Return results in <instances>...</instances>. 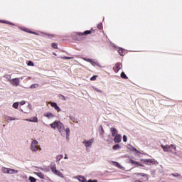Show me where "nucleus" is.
Here are the masks:
<instances>
[{"mask_svg":"<svg viewBox=\"0 0 182 182\" xmlns=\"http://www.w3.org/2000/svg\"><path fill=\"white\" fill-rule=\"evenodd\" d=\"M51 129H58L59 133L63 137L66 136L67 140H69V136L70 134V129L69 128L65 129V125L60 121H55L54 122L50 124Z\"/></svg>","mask_w":182,"mask_h":182,"instance_id":"nucleus-1","label":"nucleus"},{"mask_svg":"<svg viewBox=\"0 0 182 182\" xmlns=\"http://www.w3.org/2000/svg\"><path fill=\"white\" fill-rule=\"evenodd\" d=\"M30 149L32 151H33L34 153H36V151H38V150H39V142L36 139H33L31 141Z\"/></svg>","mask_w":182,"mask_h":182,"instance_id":"nucleus-2","label":"nucleus"},{"mask_svg":"<svg viewBox=\"0 0 182 182\" xmlns=\"http://www.w3.org/2000/svg\"><path fill=\"white\" fill-rule=\"evenodd\" d=\"M141 161H143L146 166L159 165V162L156 159H141Z\"/></svg>","mask_w":182,"mask_h":182,"instance_id":"nucleus-3","label":"nucleus"},{"mask_svg":"<svg viewBox=\"0 0 182 182\" xmlns=\"http://www.w3.org/2000/svg\"><path fill=\"white\" fill-rule=\"evenodd\" d=\"M50 170L52 173H53V174H55V176H58V177H60L61 178H63V174L61 173V172L56 168V164H54L51 165Z\"/></svg>","mask_w":182,"mask_h":182,"instance_id":"nucleus-4","label":"nucleus"},{"mask_svg":"<svg viewBox=\"0 0 182 182\" xmlns=\"http://www.w3.org/2000/svg\"><path fill=\"white\" fill-rule=\"evenodd\" d=\"M82 59L83 60H85V62L90 63L92 66H98V68H102V65H100L97 61H93L92 59L86 58H83Z\"/></svg>","mask_w":182,"mask_h":182,"instance_id":"nucleus-5","label":"nucleus"},{"mask_svg":"<svg viewBox=\"0 0 182 182\" xmlns=\"http://www.w3.org/2000/svg\"><path fill=\"white\" fill-rule=\"evenodd\" d=\"M95 142V139H91L90 140H86L85 139L82 141V144H84V146H85V147L87 149V147H92V146L93 145V143Z\"/></svg>","mask_w":182,"mask_h":182,"instance_id":"nucleus-6","label":"nucleus"},{"mask_svg":"<svg viewBox=\"0 0 182 182\" xmlns=\"http://www.w3.org/2000/svg\"><path fill=\"white\" fill-rule=\"evenodd\" d=\"M10 83H11L13 86H19L21 81L19 80V78H13L11 79Z\"/></svg>","mask_w":182,"mask_h":182,"instance_id":"nucleus-7","label":"nucleus"},{"mask_svg":"<svg viewBox=\"0 0 182 182\" xmlns=\"http://www.w3.org/2000/svg\"><path fill=\"white\" fill-rule=\"evenodd\" d=\"M51 107H53V109H55V110L58 111V112H62V109H60V107H59V106H58V104L56 102H50Z\"/></svg>","mask_w":182,"mask_h":182,"instance_id":"nucleus-8","label":"nucleus"},{"mask_svg":"<svg viewBox=\"0 0 182 182\" xmlns=\"http://www.w3.org/2000/svg\"><path fill=\"white\" fill-rule=\"evenodd\" d=\"M168 149H169V151H171V153H173V154H176V151L177 150V147L176 146V145L174 144H171L168 146Z\"/></svg>","mask_w":182,"mask_h":182,"instance_id":"nucleus-9","label":"nucleus"},{"mask_svg":"<svg viewBox=\"0 0 182 182\" xmlns=\"http://www.w3.org/2000/svg\"><path fill=\"white\" fill-rule=\"evenodd\" d=\"M114 141L115 143H120L122 141V135L117 134L114 136Z\"/></svg>","mask_w":182,"mask_h":182,"instance_id":"nucleus-10","label":"nucleus"},{"mask_svg":"<svg viewBox=\"0 0 182 182\" xmlns=\"http://www.w3.org/2000/svg\"><path fill=\"white\" fill-rule=\"evenodd\" d=\"M44 117H47V119H53V117H55V114L52 112H46L44 113Z\"/></svg>","mask_w":182,"mask_h":182,"instance_id":"nucleus-11","label":"nucleus"},{"mask_svg":"<svg viewBox=\"0 0 182 182\" xmlns=\"http://www.w3.org/2000/svg\"><path fill=\"white\" fill-rule=\"evenodd\" d=\"M110 132L112 133V136L113 137H114V136H117L118 134L117 133H119L117 132V129H116V128H114V127L110 128Z\"/></svg>","mask_w":182,"mask_h":182,"instance_id":"nucleus-12","label":"nucleus"},{"mask_svg":"<svg viewBox=\"0 0 182 182\" xmlns=\"http://www.w3.org/2000/svg\"><path fill=\"white\" fill-rule=\"evenodd\" d=\"M77 180H78L80 182H87V181L86 180V178H85V176H76Z\"/></svg>","mask_w":182,"mask_h":182,"instance_id":"nucleus-13","label":"nucleus"},{"mask_svg":"<svg viewBox=\"0 0 182 182\" xmlns=\"http://www.w3.org/2000/svg\"><path fill=\"white\" fill-rule=\"evenodd\" d=\"M122 66V64L120 63H117L115 64V68H114V71L117 73L119 70H120V67Z\"/></svg>","mask_w":182,"mask_h":182,"instance_id":"nucleus-14","label":"nucleus"},{"mask_svg":"<svg viewBox=\"0 0 182 182\" xmlns=\"http://www.w3.org/2000/svg\"><path fill=\"white\" fill-rule=\"evenodd\" d=\"M129 163H131V164H136V166H139V167H143V164H141V163L137 162L136 161H133L132 159L129 160Z\"/></svg>","mask_w":182,"mask_h":182,"instance_id":"nucleus-15","label":"nucleus"},{"mask_svg":"<svg viewBox=\"0 0 182 182\" xmlns=\"http://www.w3.org/2000/svg\"><path fill=\"white\" fill-rule=\"evenodd\" d=\"M136 176H141V177H144V180H149V176L144 173H138Z\"/></svg>","mask_w":182,"mask_h":182,"instance_id":"nucleus-16","label":"nucleus"},{"mask_svg":"<svg viewBox=\"0 0 182 182\" xmlns=\"http://www.w3.org/2000/svg\"><path fill=\"white\" fill-rule=\"evenodd\" d=\"M4 119L7 121V122H12V121H15V120H17L16 118H14L12 117H9L8 115H6L4 117Z\"/></svg>","mask_w":182,"mask_h":182,"instance_id":"nucleus-17","label":"nucleus"},{"mask_svg":"<svg viewBox=\"0 0 182 182\" xmlns=\"http://www.w3.org/2000/svg\"><path fill=\"white\" fill-rule=\"evenodd\" d=\"M26 122H31L33 123H38V117H34L33 118L26 119Z\"/></svg>","mask_w":182,"mask_h":182,"instance_id":"nucleus-18","label":"nucleus"},{"mask_svg":"<svg viewBox=\"0 0 182 182\" xmlns=\"http://www.w3.org/2000/svg\"><path fill=\"white\" fill-rule=\"evenodd\" d=\"M90 33H92V31L89 30V31H85L83 33H78V35L80 36H83V35H90Z\"/></svg>","mask_w":182,"mask_h":182,"instance_id":"nucleus-19","label":"nucleus"},{"mask_svg":"<svg viewBox=\"0 0 182 182\" xmlns=\"http://www.w3.org/2000/svg\"><path fill=\"white\" fill-rule=\"evenodd\" d=\"M18 173L19 171L18 170L9 168V174H18Z\"/></svg>","mask_w":182,"mask_h":182,"instance_id":"nucleus-20","label":"nucleus"},{"mask_svg":"<svg viewBox=\"0 0 182 182\" xmlns=\"http://www.w3.org/2000/svg\"><path fill=\"white\" fill-rule=\"evenodd\" d=\"M4 77L5 79H6V80H7L8 82H11V80H12V75H6L4 76Z\"/></svg>","mask_w":182,"mask_h":182,"instance_id":"nucleus-21","label":"nucleus"},{"mask_svg":"<svg viewBox=\"0 0 182 182\" xmlns=\"http://www.w3.org/2000/svg\"><path fill=\"white\" fill-rule=\"evenodd\" d=\"M118 53L120 55V56H124L125 52L123 50V48H119L118 49Z\"/></svg>","mask_w":182,"mask_h":182,"instance_id":"nucleus-22","label":"nucleus"},{"mask_svg":"<svg viewBox=\"0 0 182 182\" xmlns=\"http://www.w3.org/2000/svg\"><path fill=\"white\" fill-rule=\"evenodd\" d=\"M62 159H63V155L62 154H59L56 156L55 159H56V163H58V161H60L62 160Z\"/></svg>","mask_w":182,"mask_h":182,"instance_id":"nucleus-23","label":"nucleus"},{"mask_svg":"<svg viewBox=\"0 0 182 182\" xmlns=\"http://www.w3.org/2000/svg\"><path fill=\"white\" fill-rule=\"evenodd\" d=\"M1 171H3L4 174H9V168L3 167Z\"/></svg>","mask_w":182,"mask_h":182,"instance_id":"nucleus-24","label":"nucleus"},{"mask_svg":"<svg viewBox=\"0 0 182 182\" xmlns=\"http://www.w3.org/2000/svg\"><path fill=\"white\" fill-rule=\"evenodd\" d=\"M161 147H162L164 151H166V152L169 151L168 146H165V145L161 144Z\"/></svg>","mask_w":182,"mask_h":182,"instance_id":"nucleus-25","label":"nucleus"},{"mask_svg":"<svg viewBox=\"0 0 182 182\" xmlns=\"http://www.w3.org/2000/svg\"><path fill=\"white\" fill-rule=\"evenodd\" d=\"M36 174L40 178H45V175L43 173H41V172H36Z\"/></svg>","mask_w":182,"mask_h":182,"instance_id":"nucleus-26","label":"nucleus"},{"mask_svg":"<svg viewBox=\"0 0 182 182\" xmlns=\"http://www.w3.org/2000/svg\"><path fill=\"white\" fill-rule=\"evenodd\" d=\"M39 87V84L36 83L31 85L30 89H38Z\"/></svg>","mask_w":182,"mask_h":182,"instance_id":"nucleus-27","label":"nucleus"},{"mask_svg":"<svg viewBox=\"0 0 182 182\" xmlns=\"http://www.w3.org/2000/svg\"><path fill=\"white\" fill-rule=\"evenodd\" d=\"M113 150H119V149H121L120 145L119 144H115L112 146Z\"/></svg>","mask_w":182,"mask_h":182,"instance_id":"nucleus-28","label":"nucleus"},{"mask_svg":"<svg viewBox=\"0 0 182 182\" xmlns=\"http://www.w3.org/2000/svg\"><path fill=\"white\" fill-rule=\"evenodd\" d=\"M19 106V102H14L12 105V107H14V109H18Z\"/></svg>","mask_w":182,"mask_h":182,"instance_id":"nucleus-29","label":"nucleus"},{"mask_svg":"<svg viewBox=\"0 0 182 182\" xmlns=\"http://www.w3.org/2000/svg\"><path fill=\"white\" fill-rule=\"evenodd\" d=\"M114 163V166H115V167H118V168H122V165H120V164H119V162H113Z\"/></svg>","mask_w":182,"mask_h":182,"instance_id":"nucleus-30","label":"nucleus"},{"mask_svg":"<svg viewBox=\"0 0 182 182\" xmlns=\"http://www.w3.org/2000/svg\"><path fill=\"white\" fill-rule=\"evenodd\" d=\"M121 77H122V79H127V75H126V73H124V72H122L121 73Z\"/></svg>","mask_w":182,"mask_h":182,"instance_id":"nucleus-31","label":"nucleus"},{"mask_svg":"<svg viewBox=\"0 0 182 182\" xmlns=\"http://www.w3.org/2000/svg\"><path fill=\"white\" fill-rule=\"evenodd\" d=\"M52 48H53L54 49H58V43H53L51 45Z\"/></svg>","mask_w":182,"mask_h":182,"instance_id":"nucleus-32","label":"nucleus"},{"mask_svg":"<svg viewBox=\"0 0 182 182\" xmlns=\"http://www.w3.org/2000/svg\"><path fill=\"white\" fill-rule=\"evenodd\" d=\"M29 180H30L31 182H36V178H35L33 176H30Z\"/></svg>","mask_w":182,"mask_h":182,"instance_id":"nucleus-33","label":"nucleus"},{"mask_svg":"<svg viewBox=\"0 0 182 182\" xmlns=\"http://www.w3.org/2000/svg\"><path fill=\"white\" fill-rule=\"evenodd\" d=\"M97 28L100 30L103 29V24L102 23H99L97 25Z\"/></svg>","mask_w":182,"mask_h":182,"instance_id":"nucleus-34","label":"nucleus"},{"mask_svg":"<svg viewBox=\"0 0 182 182\" xmlns=\"http://www.w3.org/2000/svg\"><path fill=\"white\" fill-rule=\"evenodd\" d=\"M28 66H35V64L32 61H28Z\"/></svg>","mask_w":182,"mask_h":182,"instance_id":"nucleus-35","label":"nucleus"},{"mask_svg":"<svg viewBox=\"0 0 182 182\" xmlns=\"http://www.w3.org/2000/svg\"><path fill=\"white\" fill-rule=\"evenodd\" d=\"M171 176H173V177H181V176H180V174H178V173H171Z\"/></svg>","mask_w":182,"mask_h":182,"instance_id":"nucleus-36","label":"nucleus"},{"mask_svg":"<svg viewBox=\"0 0 182 182\" xmlns=\"http://www.w3.org/2000/svg\"><path fill=\"white\" fill-rule=\"evenodd\" d=\"M100 134H103L105 133V130L103 129V127H100Z\"/></svg>","mask_w":182,"mask_h":182,"instance_id":"nucleus-37","label":"nucleus"},{"mask_svg":"<svg viewBox=\"0 0 182 182\" xmlns=\"http://www.w3.org/2000/svg\"><path fill=\"white\" fill-rule=\"evenodd\" d=\"M123 141H124V143L127 141V136L126 135H123Z\"/></svg>","mask_w":182,"mask_h":182,"instance_id":"nucleus-38","label":"nucleus"},{"mask_svg":"<svg viewBox=\"0 0 182 182\" xmlns=\"http://www.w3.org/2000/svg\"><path fill=\"white\" fill-rule=\"evenodd\" d=\"M96 77H97V75H93V76L90 78V80H96Z\"/></svg>","mask_w":182,"mask_h":182,"instance_id":"nucleus-39","label":"nucleus"},{"mask_svg":"<svg viewBox=\"0 0 182 182\" xmlns=\"http://www.w3.org/2000/svg\"><path fill=\"white\" fill-rule=\"evenodd\" d=\"M3 23H7L8 25H14V23L9 22V21H2Z\"/></svg>","mask_w":182,"mask_h":182,"instance_id":"nucleus-40","label":"nucleus"},{"mask_svg":"<svg viewBox=\"0 0 182 182\" xmlns=\"http://www.w3.org/2000/svg\"><path fill=\"white\" fill-rule=\"evenodd\" d=\"M93 89H94L96 92H99L100 93H102V90H99L98 88L93 87Z\"/></svg>","mask_w":182,"mask_h":182,"instance_id":"nucleus-41","label":"nucleus"},{"mask_svg":"<svg viewBox=\"0 0 182 182\" xmlns=\"http://www.w3.org/2000/svg\"><path fill=\"white\" fill-rule=\"evenodd\" d=\"M87 182H97V180H96V179H94V180L90 179V180L87 181Z\"/></svg>","mask_w":182,"mask_h":182,"instance_id":"nucleus-42","label":"nucleus"},{"mask_svg":"<svg viewBox=\"0 0 182 182\" xmlns=\"http://www.w3.org/2000/svg\"><path fill=\"white\" fill-rule=\"evenodd\" d=\"M28 110H31L32 109V105L28 104Z\"/></svg>","mask_w":182,"mask_h":182,"instance_id":"nucleus-43","label":"nucleus"},{"mask_svg":"<svg viewBox=\"0 0 182 182\" xmlns=\"http://www.w3.org/2000/svg\"><path fill=\"white\" fill-rule=\"evenodd\" d=\"M63 59H73V57H63Z\"/></svg>","mask_w":182,"mask_h":182,"instance_id":"nucleus-44","label":"nucleus"},{"mask_svg":"<svg viewBox=\"0 0 182 182\" xmlns=\"http://www.w3.org/2000/svg\"><path fill=\"white\" fill-rule=\"evenodd\" d=\"M25 103H26V102H25V101L20 102L21 106H23V105H25Z\"/></svg>","mask_w":182,"mask_h":182,"instance_id":"nucleus-45","label":"nucleus"},{"mask_svg":"<svg viewBox=\"0 0 182 182\" xmlns=\"http://www.w3.org/2000/svg\"><path fill=\"white\" fill-rule=\"evenodd\" d=\"M134 151H136V153H140V151H139V150H137V149L136 148H133Z\"/></svg>","mask_w":182,"mask_h":182,"instance_id":"nucleus-46","label":"nucleus"},{"mask_svg":"<svg viewBox=\"0 0 182 182\" xmlns=\"http://www.w3.org/2000/svg\"><path fill=\"white\" fill-rule=\"evenodd\" d=\"M64 159H65V160H68V154H65Z\"/></svg>","mask_w":182,"mask_h":182,"instance_id":"nucleus-47","label":"nucleus"},{"mask_svg":"<svg viewBox=\"0 0 182 182\" xmlns=\"http://www.w3.org/2000/svg\"><path fill=\"white\" fill-rule=\"evenodd\" d=\"M152 174H154V176H156V170H154V171H153Z\"/></svg>","mask_w":182,"mask_h":182,"instance_id":"nucleus-48","label":"nucleus"},{"mask_svg":"<svg viewBox=\"0 0 182 182\" xmlns=\"http://www.w3.org/2000/svg\"><path fill=\"white\" fill-rule=\"evenodd\" d=\"M30 33H33L34 35H36V33L30 31Z\"/></svg>","mask_w":182,"mask_h":182,"instance_id":"nucleus-49","label":"nucleus"},{"mask_svg":"<svg viewBox=\"0 0 182 182\" xmlns=\"http://www.w3.org/2000/svg\"><path fill=\"white\" fill-rule=\"evenodd\" d=\"M62 96V97H63V99L64 100H66V99L65 98V96H63V95H61Z\"/></svg>","mask_w":182,"mask_h":182,"instance_id":"nucleus-50","label":"nucleus"},{"mask_svg":"<svg viewBox=\"0 0 182 182\" xmlns=\"http://www.w3.org/2000/svg\"><path fill=\"white\" fill-rule=\"evenodd\" d=\"M24 78H25V77H21L20 79H21V80H22V79H24Z\"/></svg>","mask_w":182,"mask_h":182,"instance_id":"nucleus-51","label":"nucleus"},{"mask_svg":"<svg viewBox=\"0 0 182 182\" xmlns=\"http://www.w3.org/2000/svg\"><path fill=\"white\" fill-rule=\"evenodd\" d=\"M21 112H23V109H21Z\"/></svg>","mask_w":182,"mask_h":182,"instance_id":"nucleus-52","label":"nucleus"},{"mask_svg":"<svg viewBox=\"0 0 182 182\" xmlns=\"http://www.w3.org/2000/svg\"><path fill=\"white\" fill-rule=\"evenodd\" d=\"M24 113H26V114H28V112H23Z\"/></svg>","mask_w":182,"mask_h":182,"instance_id":"nucleus-53","label":"nucleus"}]
</instances>
